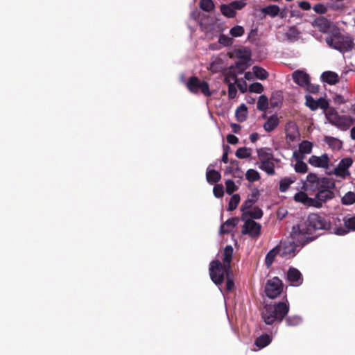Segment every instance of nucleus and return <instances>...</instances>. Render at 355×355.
Masks as SVG:
<instances>
[{"label": "nucleus", "mask_w": 355, "mask_h": 355, "mask_svg": "<svg viewBox=\"0 0 355 355\" xmlns=\"http://www.w3.org/2000/svg\"><path fill=\"white\" fill-rule=\"evenodd\" d=\"M237 94V89L235 84H230L228 86V96L230 99H234Z\"/></svg>", "instance_id": "nucleus-59"}, {"label": "nucleus", "mask_w": 355, "mask_h": 355, "mask_svg": "<svg viewBox=\"0 0 355 355\" xmlns=\"http://www.w3.org/2000/svg\"><path fill=\"white\" fill-rule=\"evenodd\" d=\"M283 97L279 92H272L270 98V105L275 108L279 107L282 103Z\"/></svg>", "instance_id": "nucleus-34"}, {"label": "nucleus", "mask_w": 355, "mask_h": 355, "mask_svg": "<svg viewBox=\"0 0 355 355\" xmlns=\"http://www.w3.org/2000/svg\"><path fill=\"white\" fill-rule=\"evenodd\" d=\"M304 88L306 89V91L308 92L312 93V94H317V93H318V92L320 90L319 85L311 84L310 80H309V83L307 84V85H306V87Z\"/></svg>", "instance_id": "nucleus-58"}, {"label": "nucleus", "mask_w": 355, "mask_h": 355, "mask_svg": "<svg viewBox=\"0 0 355 355\" xmlns=\"http://www.w3.org/2000/svg\"><path fill=\"white\" fill-rule=\"evenodd\" d=\"M294 200L296 202H302L309 207H314V205H315L314 203H316V202L313 200V198H309L308 195L303 191H299L295 193Z\"/></svg>", "instance_id": "nucleus-18"}, {"label": "nucleus", "mask_w": 355, "mask_h": 355, "mask_svg": "<svg viewBox=\"0 0 355 355\" xmlns=\"http://www.w3.org/2000/svg\"><path fill=\"white\" fill-rule=\"evenodd\" d=\"M246 5L245 0H240L237 1H233L231 3V6H233V8L236 11V10H241Z\"/></svg>", "instance_id": "nucleus-63"}, {"label": "nucleus", "mask_w": 355, "mask_h": 355, "mask_svg": "<svg viewBox=\"0 0 355 355\" xmlns=\"http://www.w3.org/2000/svg\"><path fill=\"white\" fill-rule=\"evenodd\" d=\"M293 157L296 160L295 171L299 173H305L308 171L307 164L302 161L303 157H300L297 152L295 151Z\"/></svg>", "instance_id": "nucleus-19"}, {"label": "nucleus", "mask_w": 355, "mask_h": 355, "mask_svg": "<svg viewBox=\"0 0 355 355\" xmlns=\"http://www.w3.org/2000/svg\"><path fill=\"white\" fill-rule=\"evenodd\" d=\"M294 178L286 177L282 178L279 182V190L281 192H285L288 190L290 185L295 182Z\"/></svg>", "instance_id": "nucleus-38"}, {"label": "nucleus", "mask_w": 355, "mask_h": 355, "mask_svg": "<svg viewBox=\"0 0 355 355\" xmlns=\"http://www.w3.org/2000/svg\"><path fill=\"white\" fill-rule=\"evenodd\" d=\"M231 276L232 275L226 276V291L227 292H231L234 287V282Z\"/></svg>", "instance_id": "nucleus-60"}, {"label": "nucleus", "mask_w": 355, "mask_h": 355, "mask_svg": "<svg viewBox=\"0 0 355 355\" xmlns=\"http://www.w3.org/2000/svg\"><path fill=\"white\" fill-rule=\"evenodd\" d=\"M341 202L345 205H350L355 202V193L352 191H348L341 199Z\"/></svg>", "instance_id": "nucleus-44"}, {"label": "nucleus", "mask_w": 355, "mask_h": 355, "mask_svg": "<svg viewBox=\"0 0 355 355\" xmlns=\"http://www.w3.org/2000/svg\"><path fill=\"white\" fill-rule=\"evenodd\" d=\"M250 60H238L233 67V71H236V75L242 73L250 65Z\"/></svg>", "instance_id": "nucleus-28"}, {"label": "nucleus", "mask_w": 355, "mask_h": 355, "mask_svg": "<svg viewBox=\"0 0 355 355\" xmlns=\"http://www.w3.org/2000/svg\"><path fill=\"white\" fill-rule=\"evenodd\" d=\"M259 168L270 175H273L275 173V164L272 161L261 163Z\"/></svg>", "instance_id": "nucleus-37"}, {"label": "nucleus", "mask_w": 355, "mask_h": 355, "mask_svg": "<svg viewBox=\"0 0 355 355\" xmlns=\"http://www.w3.org/2000/svg\"><path fill=\"white\" fill-rule=\"evenodd\" d=\"M240 202V196L239 194H234L228 204V211H234L237 207Z\"/></svg>", "instance_id": "nucleus-48"}, {"label": "nucleus", "mask_w": 355, "mask_h": 355, "mask_svg": "<svg viewBox=\"0 0 355 355\" xmlns=\"http://www.w3.org/2000/svg\"><path fill=\"white\" fill-rule=\"evenodd\" d=\"M250 92L261 94L263 91V86L260 83L256 82L249 86Z\"/></svg>", "instance_id": "nucleus-54"}, {"label": "nucleus", "mask_w": 355, "mask_h": 355, "mask_svg": "<svg viewBox=\"0 0 355 355\" xmlns=\"http://www.w3.org/2000/svg\"><path fill=\"white\" fill-rule=\"evenodd\" d=\"M291 241L282 243L280 245H277L282 257H293L296 254L297 248L303 247L306 244H301L297 241L296 238L292 236V231L290 233Z\"/></svg>", "instance_id": "nucleus-7"}, {"label": "nucleus", "mask_w": 355, "mask_h": 355, "mask_svg": "<svg viewBox=\"0 0 355 355\" xmlns=\"http://www.w3.org/2000/svg\"><path fill=\"white\" fill-rule=\"evenodd\" d=\"M293 81L302 87H305L310 80L309 75L302 70H296L292 73Z\"/></svg>", "instance_id": "nucleus-14"}, {"label": "nucleus", "mask_w": 355, "mask_h": 355, "mask_svg": "<svg viewBox=\"0 0 355 355\" xmlns=\"http://www.w3.org/2000/svg\"><path fill=\"white\" fill-rule=\"evenodd\" d=\"M236 171H239V162L236 159H232L230 166L227 167L225 170V173H232Z\"/></svg>", "instance_id": "nucleus-51"}, {"label": "nucleus", "mask_w": 355, "mask_h": 355, "mask_svg": "<svg viewBox=\"0 0 355 355\" xmlns=\"http://www.w3.org/2000/svg\"><path fill=\"white\" fill-rule=\"evenodd\" d=\"M313 144L311 142L304 140L299 145V151L302 154H309L311 153Z\"/></svg>", "instance_id": "nucleus-42"}, {"label": "nucleus", "mask_w": 355, "mask_h": 355, "mask_svg": "<svg viewBox=\"0 0 355 355\" xmlns=\"http://www.w3.org/2000/svg\"><path fill=\"white\" fill-rule=\"evenodd\" d=\"M345 226L347 229L355 231V216L350 218H344L343 219Z\"/></svg>", "instance_id": "nucleus-55"}, {"label": "nucleus", "mask_w": 355, "mask_h": 355, "mask_svg": "<svg viewBox=\"0 0 355 355\" xmlns=\"http://www.w3.org/2000/svg\"><path fill=\"white\" fill-rule=\"evenodd\" d=\"M233 67H230L224 78V83L228 86L230 84H236L238 81L236 73V71H233Z\"/></svg>", "instance_id": "nucleus-36"}, {"label": "nucleus", "mask_w": 355, "mask_h": 355, "mask_svg": "<svg viewBox=\"0 0 355 355\" xmlns=\"http://www.w3.org/2000/svg\"><path fill=\"white\" fill-rule=\"evenodd\" d=\"M279 7L277 5H270L261 9V12L265 15H268L272 17H275L279 13Z\"/></svg>", "instance_id": "nucleus-35"}, {"label": "nucleus", "mask_w": 355, "mask_h": 355, "mask_svg": "<svg viewBox=\"0 0 355 355\" xmlns=\"http://www.w3.org/2000/svg\"><path fill=\"white\" fill-rule=\"evenodd\" d=\"M334 192L333 191H319L316 193L313 200L316 202L314 203L315 208H321L322 205L334 198Z\"/></svg>", "instance_id": "nucleus-9"}, {"label": "nucleus", "mask_w": 355, "mask_h": 355, "mask_svg": "<svg viewBox=\"0 0 355 355\" xmlns=\"http://www.w3.org/2000/svg\"><path fill=\"white\" fill-rule=\"evenodd\" d=\"M329 102L324 98H320L317 100L318 108L327 110L329 107Z\"/></svg>", "instance_id": "nucleus-62"}, {"label": "nucleus", "mask_w": 355, "mask_h": 355, "mask_svg": "<svg viewBox=\"0 0 355 355\" xmlns=\"http://www.w3.org/2000/svg\"><path fill=\"white\" fill-rule=\"evenodd\" d=\"M284 284L282 281L277 277H274L272 279H268L265 288L264 292L270 299H275L281 295L283 292Z\"/></svg>", "instance_id": "nucleus-6"}, {"label": "nucleus", "mask_w": 355, "mask_h": 355, "mask_svg": "<svg viewBox=\"0 0 355 355\" xmlns=\"http://www.w3.org/2000/svg\"><path fill=\"white\" fill-rule=\"evenodd\" d=\"M199 6L205 12H211L214 8V3L212 0H200Z\"/></svg>", "instance_id": "nucleus-47"}, {"label": "nucleus", "mask_w": 355, "mask_h": 355, "mask_svg": "<svg viewBox=\"0 0 355 355\" xmlns=\"http://www.w3.org/2000/svg\"><path fill=\"white\" fill-rule=\"evenodd\" d=\"M287 279L294 286H299L303 282V277L300 271L293 267L290 268L287 271Z\"/></svg>", "instance_id": "nucleus-12"}, {"label": "nucleus", "mask_w": 355, "mask_h": 355, "mask_svg": "<svg viewBox=\"0 0 355 355\" xmlns=\"http://www.w3.org/2000/svg\"><path fill=\"white\" fill-rule=\"evenodd\" d=\"M243 225L242 234H248L251 238L257 239L261 234V225L252 219H245Z\"/></svg>", "instance_id": "nucleus-8"}, {"label": "nucleus", "mask_w": 355, "mask_h": 355, "mask_svg": "<svg viewBox=\"0 0 355 355\" xmlns=\"http://www.w3.org/2000/svg\"><path fill=\"white\" fill-rule=\"evenodd\" d=\"M325 141L332 149L340 150L342 148V142L338 139L331 137H326Z\"/></svg>", "instance_id": "nucleus-39"}, {"label": "nucleus", "mask_w": 355, "mask_h": 355, "mask_svg": "<svg viewBox=\"0 0 355 355\" xmlns=\"http://www.w3.org/2000/svg\"><path fill=\"white\" fill-rule=\"evenodd\" d=\"M186 87L193 94L201 93L207 97L211 96L212 94L208 83L201 80L197 76H193L189 77L186 83Z\"/></svg>", "instance_id": "nucleus-5"}, {"label": "nucleus", "mask_w": 355, "mask_h": 355, "mask_svg": "<svg viewBox=\"0 0 355 355\" xmlns=\"http://www.w3.org/2000/svg\"><path fill=\"white\" fill-rule=\"evenodd\" d=\"M318 187V189L315 192L319 191H333V189L335 187V182L331 178L327 177L321 178Z\"/></svg>", "instance_id": "nucleus-22"}, {"label": "nucleus", "mask_w": 355, "mask_h": 355, "mask_svg": "<svg viewBox=\"0 0 355 355\" xmlns=\"http://www.w3.org/2000/svg\"><path fill=\"white\" fill-rule=\"evenodd\" d=\"M269 102L268 98L265 95H261L259 96L257 107L260 111H266L268 107Z\"/></svg>", "instance_id": "nucleus-43"}, {"label": "nucleus", "mask_w": 355, "mask_h": 355, "mask_svg": "<svg viewBox=\"0 0 355 355\" xmlns=\"http://www.w3.org/2000/svg\"><path fill=\"white\" fill-rule=\"evenodd\" d=\"M302 322V318L297 315L288 316L286 318V324L289 327L300 325Z\"/></svg>", "instance_id": "nucleus-46"}, {"label": "nucleus", "mask_w": 355, "mask_h": 355, "mask_svg": "<svg viewBox=\"0 0 355 355\" xmlns=\"http://www.w3.org/2000/svg\"><path fill=\"white\" fill-rule=\"evenodd\" d=\"M306 103L305 105L309 107L311 110L314 111L318 109L317 100H315L311 96H305Z\"/></svg>", "instance_id": "nucleus-50"}, {"label": "nucleus", "mask_w": 355, "mask_h": 355, "mask_svg": "<svg viewBox=\"0 0 355 355\" xmlns=\"http://www.w3.org/2000/svg\"><path fill=\"white\" fill-rule=\"evenodd\" d=\"M313 8V10L318 14H324L327 11L326 6L322 3L315 4Z\"/></svg>", "instance_id": "nucleus-61"}, {"label": "nucleus", "mask_w": 355, "mask_h": 355, "mask_svg": "<svg viewBox=\"0 0 355 355\" xmlns=\"http://www.w3.org/2000/svg\"><path fill=\"white\" fill-rule=\"evenodd\" d=\"M221 13L229 18L234 17L236 12L233 8V6H231V3L229 4H222L220 6Z\"/></svg>", "instance_id": "nucleus-33"}, {"label": "nucleus", "mask_w": 355, "mask_h": 355, "mask_svg": "<svg viewBox=\"0 0 355 355\" xmlns=\"http://www.w3.org/2000/svg\"><path fill=\"white\" fill-rule=\"evenodd\" d=\"M329 159L327 154L318 157L316 155H312L309 159V163L318 168H328Z\"/></svg>", "instance_id": "nucleus-13"}, {"label": "nucleus", "mask_w": 355, "mask_h": 355, "mask_svg": "<svg viewBox=\"0 0 355 355\" xmlns=\"http://www.w3.org/2000/svg\"><path fill=\"white\" fill-rule=\"evenodd\" d=\"M248 116L247 107L242 104L236 110V117L239 122H243Z\"/></svg>", "instance_id": "nucleus-32"}, {"label": "nucleus", "mask_w": 355, "mask_h": 355, "mask_svg": "<svg viewBox=\"0 0 355 355\" xmlns=\"http://www.w3.org/2000/svg\"><path fill=\"white\" fill-rule=\"evenodd\" d=\"M218 42L225 46H228L232 45V39L227 35L222 34L219 37Z\"/></svg>", "instance_id": "nucleus-57"}, {"label": "nucleus", "mask_w": 355, "mask_h": 355, "mask_svg": "<svg viewBox=\"0 0 355 355\" xmlns=\"http://www.w3.org/2000/svg\"><path fill=\"white\" fill-rule=\"evenodd\" d=\"M325 231H331L337 235H345L348 232L343 227L333 228L327 216L311 213L299 224L293 226L292 236L300 243L308 244L323 234Z\"/></svg>", "instance_id": "nucleus-1"}, {"label": "nucleus", "mask_w": 355, "mask_h": 355, "mask_svg": "<svg viewBox=\"0 0 355 355\" xmlns=\"http://www.w3.org/2000/svg\"><path fill=\"white\" fill-rule=\"evenodd\" d=\"M213 193L215 197L216 198H221L224 195V187L223 184H216L213 189Z\"/></svg>", "instance_id": "nucleus-56"}, {"label": "nucleus", "mask_w": 355, "mask_h": 355, "mask_svg": "<svg viewBox=\"0 0 355 355\" xmlns=\"http://www.w3.org/2000/svg\"><path fill=\"white\" fill-rule=\"evenodd\" d=\"M251 152L252 149L250 148L241 147L236 150L235 155L239 159H245L250 157Z\"/></svg>", "instance_id": "nucleus-41"}, {"label": "nucleus", "mask_w": 355, "mask_h": 355, "mask_svg": "<svg viewBox=\"0 0 355 355\" xmlns=\"http://www.w3.org/2000/svg\"><path fill=\"white\" fill-rule=\"evenodd\" d=\"M230 33L232 37H240L243 35L244 28L241 26H235L230 29Z\"/></svg>", "instance_id": "nucleus-52"}, {"label": "nucleus", "mask_w": 355, "mask_h": 355, "mask_svg": "<svg viewBox=\"0 0 355 355\" xmlns=\"http://www.w3.org/2000/svg\"><path fill=\"white\" fill-rule=\"evenodd\" d=\"M225 187L226 192L229 195H232L238 189V187L235 185L234 182L232 180H227L225 181Z\"/></svg>", "instance_id": "nucleus-53"}, {"label": "nucleus", "mask_w": 355, "mask_h": 355, "mask_svg": "<svg viewBox=\"0 0 355 355\" xmlns=\"http://www.w3.org/2000/svg\"><path fill=\"white\" fill-rule=\"evenodd\" d=\"M320 180L321 178H318L315 173H310L303 183V188L305 191L315 192L318 189V186L320 184Z\"/></svg>", "instance_id": "nucleus-10"}, {"label": "nucleus", "mask_w": 355, "mask_h": 355, "mask_svg": "<svg viewBox=\"0 0 355 355\" xmlns=\"http://www.w3.org/2000/svg\"><path fill=\"white\" fill-rule=\"evenodd\" d=\"M277 254L280 255V252H279V248H277V246L275 248H272V250H270L267 253L266 258H265V264L268 268L272 266V264L275 260V258Z\"/></svg>", "instance_id": "nucleus-29"}, {"label": "nucleus", "mask_w": 355, "mask_h": 355, "mask_svg": "<svg viewBox=\"0 0 355 355\" xmlns=\"http://www.w3.org/2000/svg\"><path fill=\"white\" fill-rule=\"evenodd\" d=\"M220 178L221 175L219 171L214 169H209V167L207 168L206 172V179L209 184H212L217 183L220 181Z\"/></svg>", "instance_id": "nucleus-26"}, {"label": "nucleus", "mask_w": 355, "mask_h": 355, "mask_svg": "<svg viewBox=\"0 0 355 355\" xmlns=\"http://www.w3.org/2000/svg\"><path fill=\"white\" fill-rule=\"evenodd\" d=\"M257 151L261 164L274 160V156L271 153L270 148H261L257 149Z\"/></svg>", "instance_id": "nucleus-17"}, {"label": "nucleus", "mask_w": 355, "mask_h": 355, "mask_svg": "<svg viewBox=\"0 0 355 355\" xmlns=\"http://www.w3.org/2000/svg\"><path fill=\"white\" fill-rule=\"evenodd\" d=\"M234 53L239 60H251V51L245 47L235 50Z\"/></svg>", "instance_id": "nucleus-30"}, {"label": "nucleus", "mask_w": 355, "mask_h": 355, "mask_svg": "<svg viewBox=\"0 0 355 355\" xmlns=\"http://www.w3.org/2000/svg\"><path fill=\"white\" fill-rule=\"evenodd\" d=\"M259 196V191L254 189L248 198L242 204L241 210L242 211H246L252 207V205L257 201Z\"/></svg>", "instance_id": "nucleus-20"}, {"label": "nucleus", "mask_w": 355, "mask_h": 355, "mask_svg": "<svg viewBox=\"0 0 355 355\" xmlns=\"http://www.w3.org/2000/svg\"><path fill=\"white\" fill-rule=\"evenodd\" d=\"M321 78L323 82L327 83L329 85H335L340 80L338 75L331 71L323 72L321 75Z\"/></svg>", "instance_id": "nucleus-21"}, {"label": "nucleus", "mask_w": 355, "mask_h": 355, "mask_svg": "<svg viewBox=\"0 0 355 355\" xmlns=\"http://www.w3.org/2000/svg\"><path fill=\"white\" fill-rule=\"evenodd\" d=\"M271 338L268 334H263L259 336L256 340L254 344L259 349L263 348L271 343Z\"/></svg>", "instance_id": "nucleus-31"}, {"label": "nucleus", "mask_w": 355, "mask_h": 355, "mask_svg": "<svg viewBox=\"0 0 355 355\" xmlns=\"http://www.w3.org/2000/svg\"><path fill=\"white\" fill-rule=\"evenodd\" d=\"M327 117L332 123L336 125H341V117L334 110L329 112Z\"/></svg>", "instance_id": "nucleus-49"}, {"label": "nucleus", "mask_w": 355, "mask_h": 355, "mask_svg": "<svg viewBox=\"0 0 355 355\" xmlns=\"http://www.w3.org/2000/svg\"><path fill=\"white\" fill-rule=\"evenodd\" d=\"M239 219L237 217H233L227 220L223 223L220 228L221 234L230 233L239 223Z\"/></svg>", "instance_id": "nucleus-16"}, {"label": "nucleus", "mask_w": 355, "mask_h": 355, "mask_svg": "<svg viewBox=\"0 0 355 355\" xmlns=\"http://www.w3.org/2000/svg\"><path fill=\"white\" fill-rule=\"evenodd\" d=\"M248 216L254 219H259L263 216V211L258 207H255L250 211H243L241 219L245 220Z\"/></svg>", "instance_id": "nucleus-23"}, {"label": "nucleus", "mask_w": 355, "mask_h": 355, "mask_svg": "<svg viewBox=\"0 0 355 355\" xmlns=\"http://www.w3.org/2000/svg\"><path fill=\"white\" fill-rule=\"evenodd\" d=\"M290 305L284 295V300L274 304H266L261 311V315L263 322L268 325L275 323L279 324L288 313Z\"/></svg>", "instance_id": "nucleus-2"}, {"label": "nucleus", "mask_w": 355, "mask_h": 355, "mask_svg": "<svg viewBox=\"0 0 355 355\" xmlns=\"http://www.w3.org/2000/svg\"><path fill=\"white\" fill-rule=\"evenodd\" d=\"M209 271L211 281L217 286L223 283L225 277L232 275V268L223 264L218 259L210 262Z\"/></svg>", "instance_id": "nucleus-3"}, {"label": "nucleus", "mask_w": 355, "mask_h": 355, "mask_svg": "<svg viewBox=\"0 0 355 355\" xmlns=\"http://www.w3.org/2000/svg\"><path fill=\"white\" fill-rule=\"evenodd\" d=\"M233 248L229 245L225 246L223 252V262L224 265L231 268V262L232 260Z\"/></svg>", "instance_id": "nucleus-27"}, {"label": "nucleus", "mask_w": 355, "mask_h": 355, "mask_svg": "<svg viewBox=\"0 0 355 355\" xmlns=\"http://www.w3.org/2000/svg\"><path fill=\"white\" fill-rule=\"evenodd\" d=\"M326 42L329 46L338 50L340 52L349 51L353 48V40L340 33H336L326 37Z\"/></svg>", "instance_id": "nucleus-4"}, {"label": "nucleus", "mask_w": 355, "mask_h": 355, "mask_svg": "<svg viewBox=\"0 0 355 355\" xmlns=\"http://www.w3.org/2000/svg\"><path fill=\"white\" fill-rule=\"evenodd\" d=\"M353 160L351 157L342 159L338 166L334 169V174L337 176L345 177L349 174L348 168L352 166Z\"/></svg>", "instance_id": "nucleus-11"}, {"label": "nucleus", "mask_w": 355, "mask_h": 355, "mask_svg": "<svg viewBox=\"0 0 355 355\" xmlns=\"http://www.w3.org/2000/svg\"><path fill=\"white\" fill-rule=\"evenodd\" d=\"M301 32L296 28V26H290L285 33L286 40L291 42H296L300 37Z\"/></svg>", "instance_id": "nucleus-25"}, {"label": "nucleus", "mask_w": 355, "mask_h": 355, "mask_svg": "<svg viewBox=\"0 0 355 355\" xmlns=\"http://www.w3.org/2000/svg\"><path fill=\"white\" fill-rule=\"evenodd\" d=\"M312 25L320 32L327 33L330 28L331 21L324 17H319L313 21Z\"/></svg>", "instance_id": "nucleus-15"}, {"label": "nucleus", "mask_w": 355, "mask_h": 355, "mask_svg": "<svg viewBox=\"0 0 355 355\" xmlns=\"http://www.w3.org/2000/svg\"><path fill=\"white\" fill-rule=\"evenodd\" d=\"M227 141L230 144L234 145L239 142V139L235 135L229 134L227 136Z\"/></svg>", "instance_id": "nucleus-64"}, {"label": "nucleus", "mask_w": 355, "mask_h": 355, "mask_svg": "<svg viewBox=\"0 0 355 355\" xmlns=\"http://www.w3.org/2000/svg\"><path fill=\"white\" fill-rule=\"evenodd\" d=\"M279 120L277 115H272L268 118L267 121L263 125L264 130L270 132L273 131L279 125Z\"/></svg>", "instance_id": "nucleus-24"}, {"label": "nucleus", "mask_w": 355, "mask_h": 355, "mask_svg": "<svg viewBox=\"0 0 355 355\" xmlns=\"http://www.w3.org/2000/svg\"><path fill=\"white\" fill-rule=\"evenodd\" d=\"M252 71L256 78L260 80H265L268 76V73L263 68L258 66H254L252 67Z\"/></svg>", "instance_id": "nucleus-40"}, {"label": "nucleus", "mask_w": 355, "mask_h": 355, "mask_svg": "<svg viewBox=\"0 0 355 355\" xmlns=\"http://www.w3.org/2000/svg\"><path fill=\"white\" fill-rule=\"evenodd\" d=\"M245 178L250 182L258 181L261 178L259 172L254 169H248L245 173Z\"/></svg>", "instance_id": "nucleus-45"}]
</instances>
